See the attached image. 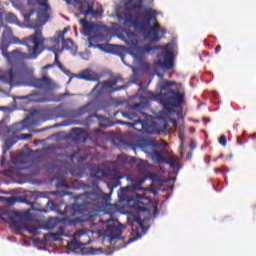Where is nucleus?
I'll return each instance as SVG.
<instances>
[{
  "mask_svg": "<svg viewBox=\"0 0 256 256\" xmlns=\"http://www.w3.org/2000/svg\"><path fill=\"white\" fill-rule=\"evenodd\" d=\"M124 11V27L127 29L133 28L136 33L143 35L145 39H151L152 43H159L161 37L159 33L165 35V30L161 29L157 23L155 11L151 8L143 6V0H128ZM151 21L156 23L151 25Z\"/></svg>",
  "mask_w": 256,
  "mask_h": 256,
  "instance_id": "obj_1",
  "label": "nucleus"
},
{
  "mask_svg": "<svg viewBox=\"0 0 256 256\" xmlns=\"http://www.w3.org/2000/svg\"><path fill=\"white\" fill-rule=\"evenodd\" d=\"M11 43H20V45L27 46V53H24V59H37L39 54L43 53V48L41 47H43L45 39L41 29H36L34 34L20 41L19 38L13 37V32L11 29L7 28L2 34L0 49L3 57L7 59L8 63H11V59H13V57H17V55H19V50H13L11 53L7 52Z\"/></svg>",
  "mask_w": 256,
  "mask_h": 256,
  "instance_id": "obj_2",
  "label": "nucleus"
},
{
  "mask_svg": "<svg viewBox=\"0 0 256 256\" xmlns=\"http://www.w3.org/2000/svg\"><path fill=\"white\" fill-rule=\"evenodd\" d=\"M175 85H177L175 81L162 80L159 83L160 93L158 95L149 92L150 99H159L161 105H163L164 111L168 115L176 113L175 109H179V107L183 105L185 97L181 94V91L171 88Z\"/></svg>",
  "mask_w": 256,
  "mask_h": 256,
  "instance_id": "obj_3",
  "label": "nucleus"
},
{
  "mask_svg": "<svg viewBox=\"0 0 256 256\" xmlns=\"http://www.w3.org/2000/svg\"><path fill=\"white\" fill-rule=\"evenodd\" d=\"M92 187L94 191L75 197L76 202L72 205L73 215H83L87 210V205H107L111 201V194L104 193L96 181L92 182Z\"/></svg>",
  "mask_w": 256,
  "mask_h": 256,
  "instance_id": "obj_4",
  "label": "nucleus"
},
{
  "mask_svg": "<svg viewBox=\"0 0 256 256\" xmlns=\"http://www.w3.org/2000/svg\"><path fill=\"white\" fill-rule=\"evenodd\" d=\"M48 0H28V5H38L36 9H32L29 13L24 14V21L29 23L30 29H39L51 17V6Z\"/></svg>",
  "mask_w": 256,
  "mask_h": 256,
  "instance_id": "obj_5",
  "label": "nucleus"
},
{
  "mask_svg": "<svg viewBox=\"0 0 256 256\" xmlns=\"http://www.w3.org/2000/svg\"><path fill=\"white\" fill-rule=\"evenodd\" d=\"M1 219L4 223H9L10 221L11 225L18 231L24 229L25 231H29L32 235L37 233V227L29 226L25 214L22 212L5 210L1 213Z\"/></svg>",
  "mask_w": 256,
  "mask_h": 256,
  "instance_id": "obj_6",
  "label": "nucleus"
},
{
  "mask_svg": "<svg viewBox=\"0 0 256 256\" xmlns=\"http://www.w3.org/2000/svg\"><path fill=\"white\" fill-rule=\"evenodd\" d=\"M154 65L158 69H161V71H164V73L171 71L175 67V62L173 61V43L163 47L162 51L158 53L157 59L154 60Z\"/></svg>",
  "mask_w": 256,
  "mask_h": 256,
  "instance_id": "obj_7",
  "label": "nucleus"
},
{
  "mask_svg": "<svg viewBox=\"0 0 256 256\" xmlns=\"http://www.w3.org/2000/svg\"><path fill=\"white\" fill-rule=\"evenodd\" d=\"M99 36L97 35H89L88 36V47L93 49H100V51H104V53H113L114 55H119L121 57L123 63H125L123 51L127 49L123 45H113V44H94L97 43V39Z\"/></svg>",
  "mask_w": 256,
  "mask_h": 256,
  "instance_id": "obj_8",
  "label": "nucleus"
},
{
  "mask_svg": "<svg viewBox=\"0 0 256 256\" xmlns=\"http://www.w3.org/2000/svg\"><path fill=\"white\" fill-rule=\"evenodd\" d=\"M104 225H106L104 237L108 239L109 243L120 241L121 233H123V224L113 218H110L104 222Z\"/></svg>",
  "mask_w": 256,
  "mask_h": 256,
  "instance_id": "obj_9",
  "label": "nucleus"
},
{
  "mask_svg": "<svg viewBox=\"0 0 256 256\" xmlns=\"http://www.w3.org/2000/svg\"><path fill=\"white\" fill-rule=\"evenodd\" d=\"M27 73H29V70H27L26 67H18L15 70L10 68L7 74L0 75V81L9 83L10 87H13L15 85H19V82L25 79V75H27Z\"/></svg>",
  "mask_w": 256,
  "mask_h": 256,
  "instance_id": "obj_10",
  "label": "nucleus"
},
{
  "mask_svg": "<svg viewBox=\"0 0 256 256\" xmlns=\"http://www.w3.org/2000/svg\"><path fill=\"white\" fill-rule=\"evenodd\" d=\"M26 85L29 87H35V89H43V91H51V89H53V81L47 76L42 78L30 76Z\"/></svg>",
  "mask_w": 256,
  "mask_h": 256,
  "instance_id": "obj_11",
  "label": "nucleus"
},
{
  "mask_svg": "<svg viewBox=\"0 0 256 256\" xmlns=\"http://www.w3.org/2000/svg\"><path fill=\"white\" fill-rule=\"evenodd\" d=\"M93 109V103L89 102L88 104L81 106L78 109H72V110H65L62 109L60 111L61 117L64 119H67L68 117H82V115H85V113H89Z\"/></svg>",
  "mask_w": 256,
  "mask_h": 256,
  "instance_id": "obj_12",
  "label": "nucleus"
},
{
  "mask_svg": "<svg viewBox=\"0 0 256 256\" xmlns=\"http://www.w3.org/2000/svg\"><path fill=\"white\" fill-rule=\"evenodd\" d=\"M83 243L77 241V239H73L72 241L68 242V247L70 249H81L82 255H99V253H103L101 248H85L83 247Z\"/></svg>",
  "mask_w": 256,
  "mask_h": 256,
  "instance_id": "obj_13",
  "label": "nucleus"
},
{
  "mask_svg": "<svg viewBox=\"0 0 256 256\" xmlns=\"http://www.w3.org/2000/svg\"><path fill=\"white\" fill-rule=\"evenodd\" d=\"M91 21V18H85L80 19L79 23L82 25V33L85 35V37H89L91 33H97L99 29H101V26L95 22H89Z\"/></svg>",
  "mask_w": 256,
  "mask_h": 256,
  "instance_id": "obj_14",
  "label": "nucleus"
},
{
  "mask_svg": "<svg viewBox=\"0 0 256 256\" xmlns=\"http://www.w3.org/2000/svg\"><path fill=\"white\" fill-rule=\"evenodd\" d=\"M101 85V87H103L104 89H112L113 92L115 91H121L123 89H127V85H122V86H118L116 88L115 85H117V79L114 80H108L105 81L103 83H98L93 90L91 91L90 95H95V93H98V95H101L102 91L101 90H97L99 89V86Z\"/></svg>",
  "mask_w": 256,
  "mask_h": 256,
  "instance_id": "obj_15",
  "label": "nucleus"
},
{
  "mask_svg": "<svg viewBox=\"0 0 256 256\" xmlns=\"http://www.w3.org/2000/svg\"><path fill=\"white\" fill-rule=\"evenodd\" d=\"M72 5H74L75 9L80 11L81 15L89 19L93 4L89 3L87 0H73Z\"/></svg>",
  "mask_w": 256,
  "mask_h": 256,
  "instance_id": "obj_16",
  "label": "nucleus"
},
{
  "mask_svg": "<svg viewBox=\"0 0 256 256\" xmlns=\"http://www.w3.org/2000/svg\"><path fill=\"white\" fill-rule=\"evenodd\" d=\"M25 124L23 122L16 123L10 127H7L3 125V122H0V133L3 135H9V133H12L13 135H17V133H21V131H24Z\"/></svg>",
  "mask_w": 256,
  "mask_h": 256,
  "instance_id": "obj_17",
  "label": "nucleus"
},
{
  "mask_svg": "<svg viewBox=\"0 0 256 256\" xmlns=\"http://www.w3.org/2000/svg\"><path fill=\"white\" fill-rule=\"evenodd\" d=\"M151 157L154 160V163H167V165H170L172 169L177 167V162L166 159V157L163 156V153L156 150L155 148H152L151 150Z\"/></svg>",
  "mask_w": 256,
  "mask_h": 256,
  "instance_id": "obj_18",
  "label": "nucleus"
},
{
  "mask_svg": "<svg viewBox=\"0 0 256 256\" xmlns=\"http://www.w3.org/2000/svg\"><path fill=\"white\" fill-rule=\"evenodd\" d=\"M122 125H127L128 127L135 129L139 133H145L146 129L149 127L147 120L138 119L135 122H125L121 121Z\"/></svg>",
  "mask_w": 256,
  "mask_h": 256,
  "instance_id": "obj_19",
  "label": "nucleus"
},
{
  "mask_svg": "<svg viewBox=\"0 0 256 256\" xmlns=\"http://www.w3.org/2000/svg\"><path fill=\"white\" fill-rule=\"evenodd\" d=\"M59 39L62 41V48L58 49V53H63L64 49H73V40L71 38L65 39L62 31L59 32Z\"/></svg>",
  "mask_w": 256,
  "mask_h": 256,
  "instance_id": "obj_20",
  "label": "nucleus"
},
{
  "mask_svg": "<svg viewBox=\"0 0 256 256\" xmlns=\"http://www.w3.org/2000/svg\"><path fill=\"white\" fill-rule=\"evenodd\" d=\"M94 75H95V72H93L92 70L86 69L82 71L80 74L74 75V76L77 77L78 79H85L86 81H97V78L93 77Z\"/></svg>",
  "mask_w": 256,
  "mask_h": 256,
  "instance_id": "obj_21",
  "label": "nucleus"
},
{
  "mask_svg": "<svg viewBox=\"0 0 256 256\" xmlns=\"http://www.w3.org/2000/svg\"><path fill=\"white\" fill-rule=\"evenodd\" d=\"M16 143L17 140L15 139V137L6 139L3 146V155H5V153H7V151H9V149H11V147H13V145H15Z\"/></svg>",
  "mask_w": 256,
  "mask_h": 256,
  "instance_id": "obj_22",
  "label": "nucleus"
},
{
  "mask_svg": "<svg viewBox=\"0 0 256 256\" xmlns=\"http://www.w3.org/2000/svg\"><path fill=\"white\" fill-rule=\"evenodd\" d=\"M135 223L138 224V227L141 229L142 233H147V228L145 226V221L141 218V215L134 216Z\"/></svg>",
  "mask_w": 256,
  "mask_h": 256,
  "instance_id": "obj_23",
  "label": "nucleus"
},
{
  "mask_svg": "<svg viewBox=\"0 0 256 256\" xmlns=\"http://www.w3.org/2000/svg\"><path fill=\"white\" fill-rule=\"evenodd\" d=\"M149 107V100L145 96H140V104H135L134 109H145Z\"/></svg>",
  "mask_w": 256,
  "mask_h": 256,
  "instance_id": "obj_24",
  "label": "nucleus"
},
{
  "mask_svg": "<svg viewBox=\"0 0 256 256\" xmlns=\"http://www.w3.org/2000/svg\"><path fill=\"white\" fill-rule=\"evenodd\" d=\"M141 143L143 147H161V144L154 140L142 139Z\"/></svg>",
  "mask_w": 256,
  "mask_h": 256,
  "instance_id": "obj_25",
  "label": "nucleus"
},
{
  "mask_svg": "<svg viewBox=\"0 0 256 256\" xmlns=\"http://www.w3.org/2000/svg\"><path fill=\"white\" fill-rule=\"evenodd\" d=\"M57 223H59V220L57 218H50L47 222L45 227L49 230L55 229L57 227Z\"/></svg>",
  "mask_w": 256,
  "mask_h": 256,
  "instance_id": "obj_26",
  "label": "nucleus"
},
{
  "mask_svg": "<svg viewBox=\"0 0 256 256\" xmlns=\"http://www.w3.org/2000/svg\"><path fill=\"white\" fill-rule=\"evenodd\" d=\"M44 168L46 169L47 173H50V175H52V173H57V166L55 163H47L44 165Z\"/></svg>",
  "mask_w": 256,
  "mask_h": 256,
  "instance_id": "obj_27",
  "label": "nucleus"
},
{
  "mask_svg": "<svg viewBox=\"0 0 256 256\" xmlns=\"http://www.w3.org/2000/svg\"><path fill=\"white\" fill-rule=\"evenodd\" d=\"M133 57L135 61H138V63H141V61H143V49L138 48L137 52L133 54Z\"/></svg>",
  "mask_w": 256,
  "mask_h": 256,
  "instance_id": "obj_28",
  "label": "nucleus"
},
{
  "mask_svg": "<svg viewBox=\"0 0 256 256\" xmlns=\"http://www.w3.org/2000/svg\"><path fill=\"white\" fill-rule=\"evenodd\" d=\"M91 117H97V119L100 121L101 127H107V124L105 123H107L109 120L103 118V116H99L97 114L88 116L89 119H91Z\"/></svg>",
  "mask_w": 256,
  "mask_h": 256,
  "instance_id": "obj_29",
  "label": "nucleus"
},
{
  "mask_svg": "<svg viewBox=\"0 0 256 256\" xmlns=\"http://www.w3.org/2000/svg\"><path fill=\"white\" fill-rule=\"evenodd\" d=\"M101 13H103V9H101V11L95 10L92 6V10L90 12L91 17H93L94 19H97V17H101Z\"/></svg>",
  "mask_w": 256,
  "mask_h": 256,
  "instance_id": "obj_30",
  "label": "nucleus"
},
{
  "mask_svg": "<svg viewBox=\"0 0 256 256\" xmlns=\"http://www.w3.org/2000/svg\"><path fill=\"white\" fill-rule=\"evenodd\" d=\"M6 21L8 23H15V21H17V16H15L13 13H9L6 17Z\"/></svg>",
  "mask_w": 256,
  "mask_h": 256,
  "instance_id": "obj_31",
  "label": "nucleus"
},
{
  "mask_svg": "<svg viewBox=\"0 0 256 256\" xmlns=\"http://www.w3.org/2000/svg\"><path fill=\"white\" fill-rule=\"evenodd\" d=\"M39 95V92H34L27 96H16L14 99H29V97H37Z\"/></svg>",
  "mask_w": 256,
  "mask_h": 256,
  "instance_id": "obj_32",
  "label": "nucleus"
},
{
  "mask_svg": "<svg viewBox=\"0 0 256 256\" xmlns=\"http://www.w3.org/2000/svg\"><path fill=\"white\" fill-rule=\"evenodd\" d=\"M48 237H50V239H52V241H59V234L56 232H51L48 234Z\"/></svg>",
  "mask_w": 256,
  "mask_h": 256,
  "instance_id": "obj_33",
  "label": "nucleus"
},
{
  "mask_svg": "<svg viewBox=\"0 0 256 256\" xmlns=\"http://www.w3.org/2000/svg\"><path fill=\"white\" fill-rule=\"evenodd\" d=\"M65 97H75V94H71L69 91L59 94V99H65Z\"/></svg>",
  "mask_w": 256,
  "mask_h": 256,
  "instance_id": "obj_34",
  "label": "nucleus"
},
{
  "mask_svg": "<svg viewBox=\"0 0 256 256\" xmlns=\"http://www.w3.org/2000/svg\"><path fill=\"white\" fill-rule=\"evenodd\" d=\"M8 203V205H15V198L14 197H5L4 203Z\"/></svg>",
  "mask_w": 256,
  "mask_h": 256,
  "instance_id": "obj_35",
  "label": "nucleus"
},
{
  "mask_svg": "<svg viewBox=\"0 0 256 256\" xmlns=\"http://www.w3.org/2000/svg\"><path fill=\"white\" fill-rule=\"evenodd\" d=\"M137 239H141V234H139V229L138 228H137V236L130 238L127 242V245H129V243H133V241H137Z\"/></svg>",
  "mask_w": 256,
  "mask_h": 256,
  "instance_id": "obj_36",
  "label": "nucleus"
},
{
  "mask_svg": "<svg viewBox=\"0 0 256 256\" xmlns=\"http://www.w3.org/2000/svg\"><path fill=\"white\" fill-rule=\"evenodd\" d=\"M31 137H33V134H31V133L21 134L20 139H22L23 141H27V139H31Z\"/></svg>",
  "mask_w": 256,
  "mask_h": 256,
  "instance_id": "obj_37",
  "label": "nucleus"
},
{
  "mask_svg": "<svg viewBox=\"0 0 256 256\" xmlns=\"http://www.w3.org/2000/svg\"><path fill=\"white\" fill-rule=\"evenodd\" d=\"M60 237H63V236H65V228H63V227H60L59 229H58V232H56Z\"/></svg>",
  "mask_w": 256,
  "mask_h": 256,
  "instance_id": "obj_38",
  "label": "nucleus"
},
{
  "mask_svg": "<svg viewBox=\"0 0 256 256\" xmlns=\"http://www.w3.org/2000/svg\"><path fill=\"white\" fill-rule=\"evenodd\" d=\"M91 177H93L94 179H101V171H98L96 173H92Z\"/></svg>",
  "mask_w": 256,
  "mask_h": 256,
  "instance_id": "obj_39",
  "label": "nucleus"
},
{
  "mask_svg": "<svg viewBox=\"0 0 256 256\" xmlns=\"http://www.w3.org/2000/svg\"><path fill=\"white\" fill-rule=\"evenodd\" d=\"M48 129H51V127L48 126L42 129H36L34 130V133H43V131H48Z\"/></svg>",
  "mask_w": 256,
  "mask_h": 256,
  "instance_id": "obj_40",
  "label": "nucleus"
},
{
  "mask_svg": "<svg viewBox=\"0 0 256 256\" xmlns=\"http://www.w3.org/2000/svg\"><path fill=\"white\" fill-rule=\"evenodd\" d=\"M51 41L56 45H59L61 43V38H59V34H58V38H51Z\"/></svg>",
  "mask_w": 256,
  "mask_h": 256,
  "instance_id": "obj_41",
  "label": "nucleus"
},
{
  "mask_svg": "<svg viewBox=\"0 0 256 256\" xmlns=\"http://www.w3.org/2000/svg\"><path fill=\"white\" fill-rule=\"evenodd\" d=\"M145 91H147V87L140 85L139 89H138V93H145Z\"/></svg>",
  "mask_w": 256,
  "mask_h": 256,
  "instance_id": "obj_42",
  "label": "nucleus"
},
{
  "mask_svg": "<svg viewBox=\"0 0 256 256\" xmlns=\"http://www.w3.org/2000/svg\"><path fill=\"white\" fill-rule=\"evenodd\" d=\"M47 207H49L51 210H53V207H55V202L48 200Z\"/></svg>",
  "mask_w": 256,
  "mask_h": 256,
  "instance_id": "obj_43",
  "label": "nucleus"
},
{
  "mask_svg": "<svg viewBox=\"0 0 256 256\" xmlns=\"http://www.w3.org/2000/svg\"><path fill=\"white\" fill-rule=\"evenodd\" d=\"M219 143H220V145L225 146V134L221 135V137L219 139Z\"/></svg>",
  "mask_w": 256,
  "mask_h": 256,
  "instance_id": "obj_44",
  "label": "nucleus"
},
{
  "mask_svg": "<svg viewBox=\"0 0 256 256\" xmlns=\"http://www.w3.org/2000/svg\"><path fill=\"white\" fill-rule=\"evenodd\" d=\"M48 51H53V53H59V51L57 50V45L52 46V47H48Z\"/></svg>",
  "mask_w": 256,
  "mask_h": 256,
  "instance_id": "obj_45",
  "label": "nucleus"
},
{
  "mask_svg": "<svg viewBox=\"0 0 256 256\" xmlns=\"http://www.w3.org/2000/svg\"><path fill=\"white\" fill-rule=\"evenodd\" d=\"M54 63H56L57 66H59V63H61V62L59 61V55H58L57 53H55V61H54Z\"/></svg>",
  "mask_w": 256,
  "mask_h": 256,
  "instance_id": "obj_46",
  "label": "nucleus"
},
{
  "mask_svg": "<svg viewBox=\"0 0 256 256\" xmlns=\"http://www.w3.org/2000/svg\"><path fill=\"white\" fill-rule=\"evenodd\" d=\"M35 103H45L47 101V99L45 98H42V99H39V100H33Z\"/></svg>",
  "mask_w": 256,
  "mask_h": 256,
  "instance_id": "obj_47",
  "label": "nucleus"
},
{
  "mask_svg": "<svg viewBox=\"0 0 256 256\" xmlns=\"http://www.w3.org/2000/svg\"><path fill=\"white\" fill-rule=\"evenodd\" d=\"M74 131H76V135L79 137L81 135L82 131L81 128H74Z\"/></svg>",
  "mask_w": 256,
  "mask_h": 256,
  "instance_id": "obj_48",
  "label": "nucleus"
},
{
  "mask_svg": "<svg viewBox=\"0 0 256 256\" xmlns=\"http://www.w3.org/2000/svg\"><path fill=\"white\" fill-rule=\"evenodd\" d=\"M49 127H51V129H55V127H63V124L58 123V124H55L54 126H49Z\"/></svg>",
  "mask_w": 256,
  "mask_h": 256,
  "instance_id": "obj_49",
  "label": "nucleus"
},
{
  "mask_svg": "<svg viewBox=\"0 0 256 256\" xmlns=\"http://www.w3.org/2000/svg\"><path fill=\"white\" fill-rule=\"evenodd\" d=\"M0 111H9V107L1 106Z\"/></svg>",
  "mask_w": 256,
  "mask_h": 256,
  "instance_id": "obj_50",
  "label": "nucleus"
},
{
  "mask_svg": "<svg viewBox=\"0 0 256 256\" xmlns=\"http://www.w3.org/2000/svg\"><path fill=\"white\" fill-rule=\"evenodd\" d=\"M53 67V64H47L43 67V69H51Z\"/></svg>",
  "mask_w": 256,
  "mask_h": 256,
  "instance_id": "obj_51",
  "label": "nucleus"
},
{
  "mask_svg": "<svg viewBox=\"0 0 256 256\" xmlns=\"http://www.w3.org/2000/svg\"><path fill=\"white\" fill-rule=\"evenodd\" d=\"M139 189H141L140 186H132V190L133 191H139Z\"/></svg>",
  "mask_w": 256,
  "mask_h": 256,
  "instance_id": "obj_52",
  "label": "nucleus"
},
{
  "mask_svg": "<svg viewBox=\"0 0 256 256\" xmlns=\"http://www.w3.org/2000/svg\"><path fill=\"white\" fill-rule=\"evenodd\" d=\"M221 51V45L216 46L215 53H219Z\"/></svg>",
  "mask_w": 256,
  "mask_h": 256,
  "instance_id": "obj_53",
  "label": "nucleus"
},
{
  "mask_svg": "<svg viewBox=\"0 0 256 256\" xmlns=\"http://www.w3.org/2000/svg\"><path fill=\"white\" fill-rule=\"evenodd\" d=\"M63 71V73H65L66 75H71V71H69V70H67V69H64V70H62Z\"/></svg>",
  "mask_w": 256,
  "mask_h": 256,
  "instance_id": "obj_54",
  "label": "nucleus"
},
{
  "mask_svg": "<svg viewBox=\"0 0 256 256\" xmlns=\"http://www.w3.org/2000/svg\"><path fill=\"white\" fill-rule=\"evenodd\" d=\"M58 67H59V69H60L61 71H63V70L65 69V67H63V64H61V63H58Z\"/></svg>",
  "mask_w": 256,
  "mask_h": 256,
  "instance_id": "obj_55",
  "label": "nucleus"
},
{
  "mask_svg": "<svg viewBox=\"0 0 256 256\" xmlns=\"http://www.w3.org/2000/svg\"><path fill=\"white\" fill-rule=\"evenodd\" d=\"M130 115H133V114H132V113H127V112H126V113H124V114H123V117H126V118L128 119Z\"/></svg>",
  "mask_w": 256,
  "mask_h": 256,
  "instance_id": "obj_56",
  "label": "nucleus"
},
{
  "mask_svg": "<svg viewBox=\"0 0 256 256\" xmlns=\"http://www.w3.org/2000/svg\"><path fill=\"white\" fill-rule=\"evenodd\" d=\"M26 203H27L28 205H31V207H32V209H33V205H34L35 202H31V201H29V200H26Z\"/></svg>",
  "mask_w": 256,
  "mask_h": 256,
  "instance_id": "obj_57",
  "label": "nucleus"
},
{
  "mask_svg": "<svg viewBox=\"0 0 256 256\" xmlns=\"http://www.w3.org/2000/svg\"><path fill=\"white\" fill-rule=\"evenodd\" d=\"M119 185H121V182H118V183L112 184V189H113V187H119Z\"/></svg>",
  "mask_w": 256,
  "mask_h": 256,
  "instance_id": "obj_58",
  "label": "nucleus"
},
{
  "mask_svg": "<svg viewBox=\"0 0 256 256\" xmlns=\"http://www.w3.org/2000/svg\"><path fill=\"white\" fill-rule=\"evenodd\" d=\"M193 155V153L192 152H188V154H187V159H191V156Z\"/></svg>",
  "mask_w": 256,
  "mask_h": 256,
  "instance_id": "obj_59",
  "label": "nucleus"
},
{
  "mask_svg": "<svg viewBox=\"0 0 256 256\" xmlns=\"http://www.w3.org/2000/svg\"><path fill=\"white\" fill-rule=\"evenodd\" d=\"M0 201H1V203H5V197L4 196H0Z\"/></svg>",
  "mask_w": 256,
  "mask_h": 256,
  "instance_id": "obj_60",
  "label": "nucleus"
},
{
  "mask_svg": "<svg viewBox=\"0 0 256 256\" xmlns=\"http://www.w3.org/2000/svg\"><path fill=\"white\" fill-rule=\"evenodd\" d=\"M1 165H5V156H2Z\"/></svg>",
  "mask_w": 256,
  "mask_h": 256,
  "instance_id": "obj_61",
  "label": "nucleus"
},
{
  "mask_svg": "<svg viewBox=\"0 0 256 256\" xmlns=\"http://www.w3.org/2000/svg\"><path fill=\"white\" fill-rule=\"evenodd\" d=\"M67 5H73V2H71V0H65Z\"/></svg>",
  "mask_w": 256,
  "mask_h": 256,
  "instance_id": "obj_62",
  "label": "nucleus"
},
{
  "mask_svg": "<svg viewBox=\"0 0 256 256\" xmlns=\"http://www.w3.org/2000/svg\"><path fill=\"white\" fill-rule=\"evenodd\" d=\"M211 121V119H209V118H204V122L205 123H209Z\"/></svg>",
  "mask_w": 256,
  "mask_h": 256,
  "instance_id": "obj_63",
  "label": "nucleus"
},
{
  "mask_svg": "<svg viewBox=\"0 0 256 256\" xmlns=\"http://www.w3.org/2000/svg\"><path fill=\"white\" fill-rule=\"evenodd\" d=\"M191 149H195V144H190Z\"/></svg>",
  "mask_w": 256,
  "mask_h": 256,
  "instance_id": "obj_64",
  "label": "nucleus"
}]
</instances>
